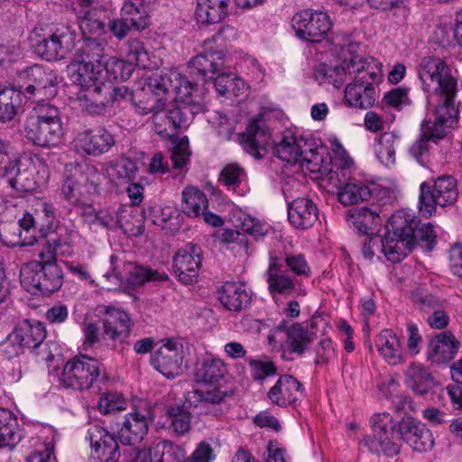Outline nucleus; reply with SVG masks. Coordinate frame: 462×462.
Returning <instances> with one entry per match:
<instances>
[{"mask_svg": "<svg viewBox=\"0 0 462 462\" xmlns=\"http://www.w3.org/2000/svg\"><path fill=\"white\" fill-rule=\"evenodd\" d=\"M145 89L152 95L155 104H163L169 98L186 103L194 86L176 69L152 72L147 79Z\"/></svg>", "mask_w": 462, "mask_h": 462, "instance_id": "obj_7", "label": "nucleus"}, {"mask_svg": "<svg viewBox=\"0 0 462 462\" xmlns=\"http://www.w3.org/2000/svg\"><path fill=\"white\" fill-rule=\"evenodd\" d=\"M318 213L316 205L307 198H298L288 205V219L296 228L312 226L318 219Z\"/></svg>", "mask_w": 462, "mask_h": 462, "instance_id": "obj_32", "label": "nucleus"}, {"mask_svg": "<svg viewBox=\"0 0 462 462\" xmlns=\"http://www.w3.org/2000/svg\"><path fill=\"white\" fill-rule=\"evenodd\" d=\"M271 132L262 120L251 121L245 133L240 135L244 150L256 159L263 158L270 144Z\"/></svg>", "mask_w": 462, "mask_h": 462, "instance_id": "obj_27", "label": "nucleus"}, {"mask_svg": "<svg viewBox=\"0 0 462 462\" xmlns=\"http://www.w3.org/2000/svg\"><path fill=\"white\" fill-rule=\"evenodd\" d=\"M218 300L226 310L241 311L250 304L251 295L245 284L227 282L218 291Z\"/></svg>", "mask_w": 462, "mask_h": 462, "instance_id": "obj_34", "label": "nucleus"}, {"mask_svg": "<svg viewBox=\"0 0 462 462\" xmlns=\"http://www.w3.org/2000/svg\"><path fill=\"white\" fill-rule=\"evenodd\" d=\"M137 170L135 162L128 158H121L117 162L110 163L106 168V172L111 181L119 186L134 181Z\"/></svg>", "mask_w": 462, "mask_h": 462, "instance_id": "obj_45", "label": "nucleus"}, {"mask_svg": "<svg viewBox=\"0 0 462 462\" xmlns=\"http://www.w3.org/2000/svg\"><path fill=\"white\" fill-rule=\"evenodd\" d=\"M303 395L302 384L293 376L283 374L269 390L270 401L281 407L295 404Z\"/></svg>", "mask_w": 462, "mask_h": 462, "instance_id": "obj_29", "label": "nucleus"}, {"mask_svg": "<svg viewBox=\"0 0 462 462\" xmlns=\"http://www.w3.org/2000/svg\"><path fill=\"white\" fill-rule=\"evenodd\" d=\"M291 23L297 36L310 42H320L331 28L327 14L310 10L294 14Z\"/></svg>", "mask_w": 462, "mask_h": 462, "instance_id": "obj_14", "label": "nucleus"}, {"mask_svg": "<svg viewBox=\"0 0 462 462\" xmlns=\"http://www.w3.org/2000/svg\"><path fill=\"white\" fill-rule=\"evenodd\" d=\"M154 462H185L186 451L171 440H162L152 446Z\"/></svg>", "mask_w": 462, "mask_h": 462, "instance_id": "obj_50", "label": "nucleus"}, {"mask_svg": "<svg viewBox=\"0 0 462 462\" xmlns=\"http://www.w3.org/2000/svg\"><path fill=\"white\" fill-rule=\"evenodd\" d=\"M36 241L33 236H23L16 223H0V242L8 247L32 245Z\"/></svg>", "mask_w": 462, "mask_h": 462, "instance_id": "obj_51", "label": "nucleus"}, {"mask_svg": "<svg viewBox=\"0 0 462 462\" xmlns=\"http://www.w3.org/2000/svg\"><path fill=\"white\" fill-rule=\"evenodd\" d=\"M21 439L17 418L12 411L0 408V448L13 450Z\"/></svg>", "mask_w": 462, "mask_h": 462, "instance_id": "obj_38", "label": "nucleus"}, {"mask_svg": "<svg viewBox=\"0 0 462 462\" xmlns=\"http://www.w3.org/2000/svg\"><path fill=\"white\" fill-rule=\"evenodd\" d=\"M183 347L175 340L168 339L152 357V366L167 378H174L182 372Z\"/></svg>", "mask_w": 462, "mask_h": 462, "instance_id": "obj_17", "label": "nucleus"}, {"mask_svg": "<svg viewBox=\"0 0 462 462\" xmlns=\"http://www.w3.org/2000/svg\"><path fill=\"white\" fill-rule=\"evenodd\" d=\"M215 88L223 97H239L245 92V81L234 75L221 73L215 79Z\"/></svg>", "mask_w": 462, "mask_h": 462, "instance_id": "obj_52", "label": "nucleus"}, {"mask_svg": "<svg viewBox=\"0 0 462 462\" xmlns=\"http://www.w3.org/2000/svg\"><path fill=\"white\" fill-rule=\"evenodd\" d=\"M371 197L368 185L356 179H351L337 189L338 201L345 205H354L365 201Z\"/></svg>", "mask_w": 462, "mask_h": 462, "instance_id": "obj_43", "label": "nucleus"}, {"mask_svg": "<svg viewBox=\"0 0 462 462\" xmlns=\"http://www.w3.org/2000/svg\"><path fill=\"white\" fill-rule=\"evenodd\" d=\"M401 437L417 452H427L434 447L432 432L412 418H407L401 422Z\"/></svg>", "mask_w": 462, "mask_h": 462, "instance_id": "obj_28", "label": "nucleus"}, {"mask_svg": "<svg viewBox=\"0 0 462 462\" xmlns=\"http://www.w3.org/2000/svg\"><path fill=\"white\" fill-rule=\"evenodd\" d=\"M201 261L200 247L193 244H188L180 249L173 258V272L179 281L184 284L196 282Z\"/></svg>", "mask_w": 462, "mask_h": 462, "instance_id": "obj_18", "label": "nucleus"}, {"mask_svg": "<svg viewBox=\"0 0 462 462\" xmlns=\"http://www.w3.org/2000/svg\"><path fill=\"white\" fill-rule=\"evenodd\" d=\"M418 76L427 97V116L420 125V138L412 144L411 153L417 160L429 150V142L443 139L457 123L455 105L457 79L440 58L424 57L418 67Z\"/></svg>", "mask_w": 462, "mask_h": 462, "instance_id": "obj_1", "label": "nucleus"}, {"mask_svg": "<svg viewBox=\"0 0 462 462\" xmlns=\"http://www.w3.org/2000/svg\"><path fill=\"white\" fill-rule=\"evenodd\" d=\"M148 0H124L121 7V16L133 22L135 30H143L149 24L146 10Z\"/></svg>", "mask_w": 462, "mask_h": 462, "instance_id": "obj_48", "label": "nucleus"}, {"mask_svg": "<svg viewBox=\"0 0 462 462\" xmlns=\"http://www.w3.org/2000/svg\"><path fill=\"white\" fill-rule=\"evenodd\" d=\"M23 105V93L9 85H0V122L12 121Z\"/></svg>", "mask_w": 462, "mask_h": 462, "instance_id": "obj_40", "label": "nucleus"}, {"mask_svg": "<svg viewBox=\"0 0 462 462\" xmlns=\"http://www.w3.org/2000/svg\"><path fill=\"white\" fill-rule=\"evenodd\" d=\"M102 364L95 358L80 355L63 366L60 383L65 388L89 389L100 375Z\"/></svg>", "mask_w": 462, "mask_h": 462, "instance_id": "obj_11", "label": "nucleus"}, {"mask_svg": "<svg viewBox=\"0 0 462 462\" xmlns=\"http://www.w3.org/2000/svg\"><path fill=\"white\" fill-rule=\"evenodd\" d=\"M111 273L107 279L115 277L119 282H125L132 285H143L149 282H163L168 279L164 272L144 267L132 262H123L117 256L111 255Z\"/></svg>", "mask_w": 462, "mask_h": 462, "instance_id": "obj_13", "label": "nucleus"}, {"mask_svg": "<svg viewBox=\"0 0 462 462\" xmlns=\"http://www.w3.org/2000/svg\"><path fill=\"white\" fill-rule=\"evenodd\" d=\"M26 95L33 96L53 95V88L57 85V76L51 69L35 64L19 74Z\"/></svg>", "mask_w": 462, "mask_h": 462, "instance_id": "obj_16", "label": "nucleus"}, {"mask_svg": "<svg viewBox=\"0 0 462 462\" xmlns=\"http://www.w3.org/2000/svg\"><path fill=\"white\" fill-rule=\"evenodd\" d=\"M226 393L219 389L211 391L194 390L187 393L186 401L190 405L198 406L199 403L217 404L225 400Z\"/></svg>", "mask_w": 462, "mask_h": 462, "instance_id": "obj_56", "label": "nucleus"}, {"mask_svg": "<svg viewBox=\"0 0 462 462\" xmlns=\"http://www.w3.org/2000/svg\"><path fill=\"white\" fill-rule=\"evenodd\" d=\"M166 415L170 421V429L177 437L187 434L191 429V413L182 406L170 405Z\"/></svg>", "mask_w": 462, "mask_h": 462, "instance_id": "obj_49", "label": "nucleus"}, {"mask_svg": "<svg viewBox=\"0 0 462 462\" xmlns=\"http://www.w3.org/2000/svg\"><path fill=\"white\" fill-rule=\"evenodd\" d=\"M149 56L143 42L137 40L129 41L126 51V63L132 68L133 65L147 68Z\"/></svg>", "mask_w": 462, "mask_h": 462, "instance_id": "obj_57", "label": "nucleus"}, {"mask_svg": "<svg viewBox=\"0 0 462 462\" xmlns=\"http://www.w3.org/2000/svg\"><path fill=\"white\" fill-rule=\"evenodd\" d=\"M349 61L346 65L330 67L322 64L319 68V72L322 73L324 78L328 83L332 84L336 88H339L346 80V74L348 73Z\"/></svg>", "mask_w": 462, "mask_h": 462, "instance_id": "obj_61", "label": "nucleus"}, {"mask_svg": "<svg viewBox=\"0 0 462 462\" xmlns=\"http://www.w3.org/2000/svg\"><path fill=\"white\" fill-rule=\"evenodd\" d=\"M72 244L71 232L68 228L60 226L48 235L42 251L51 254L53 256V261H57L58 255L67 256L72 254Z\"/></svg>", "mask_w": 462, "mask_h": 462, "instance_id": "obj_41", "label": "nucleus"}, {"mask_svg": "<svg viewBox=\"0 0 462 462\" xmlns=\"http://www.w3.org/2000/svg\"><path fill=\"white\" fill-rule=\"evenodd\" d=\"M385 233V249L389 261L399 263L419 245L427 252L433 250L437 234L430 223L420 224L413 213L398 210L389 218Z\"/></svg>", "mask_w": 462, "mask_h": 462, "instance_id": "obj_2", "label": "nucleus"}, {"mask_svg": "<svg viewBox=\"0 0 462 462\" xmlns=\"http://www.w3.org/2000/svg\"><path fill=\"white\" fill-rule=\"evenodd\" d=\"M182 210L190 217H197L208 208L206 195L198 188L193 186L186 187L182 193Z\"/></svg>", "mask_w": 462, "mask_h": 462, "instance_id": "obj_46", "label": "nucleus"}, {"mask_svg": "<svg viewBox=\"0 0 462 462\" xmlns=\"http://www.w3.org/2000/svg\"><path fill=\"white\" fill-rule=\"evenodd\" d=\"M102 46L95 42H87L75 54L67 67V72L73 84L80 88L106 83L101 69Z\"/></svg>", "mask_w": 462, "mask_h": 462, "instance_id": "obj_6", "label": "nucleus"}, {"mask_svg": "<svg viewBox=\"0 0 462 462\" xmlns=\"http://www.w3.org/2000/svg\"><path fill=\"white\" fill-rule=\"evenodd\" d=\"M346 219L351 227L361 235H372L381 225L379 214L368 208H354L347 211Z\"/></svg>", "mask_w": 462, "mask_h": 462, "instance_id": "obj_36", "label": "nucleus"}, {"mask_svg": "<svg viewBox=\"0 0 462 462\" xmlns=\"http://www.w3.org/2000/svg\"><path fill=\"white\" fill-rule=\"evenodd\" d=\"M75 34L69 27L60 26L43 37L36 36L35 52L46 60H59L73 49Z\"/></svg>", "mask_w": 462, "mask_h": 462, "instance_id": "obj_12", "label": "nucleus"}, {"mask_svg": "<svg viewBox=\"0 0 462 462\" xmlns=\"http://www.w3.org/2000/svg\"><path fill=\"white\" fill-rule=\"evenodd\" d=\"M37 169L29 157H23L9 166L5 178L12 189L18 192H29L36 189Z\"/></svg>", "mask_w": 462, "mask_h": 462, "instance_id": "obj_20", "label": "nucleus"}, {"mask_svg": "<svg viewBox=\"0 0 462 462\" xmlns=\"http://www.w3.org/2000/svg\"><path fill=\"white\" fill-rule=\"evenodd\" d=\"M75 103L83 111L91 115L101 114L113 103L111 83H103L91 88H80Z\"/></svg>", "mask_w": 462, "mask_h": 462, "instance_id": "obj_23", "label": "nucleus"}, {"mask_svg": "<svg viewBox=\"0 0 462 462\" xmlns=\"http://www.w3.org/2000/svg\"><path fill=\"white\" fill-rule=\"evenodd\" d=\"M105 69L110 80H126L132 74V68L126 61L110 59L106 62Z\"/></svg>", "mask_w": 462, "mask_h": 462, "instance_id": "obj_62", "label": "nucleus"}, {"mask_svg": "<svg viewBox=\"0 0 462 462\" xmlns=\"http://www.w3.org/2000/svg\"><path fill=\"white\" fill-rule=\"evenodd\" d=\"M14 330L23 347L28 348L38 347L46 337L44 325L37 320H23Z\"/></svg>", "mask_w": 462, "mask_h": 462, "instance_id": "obj_42", "label": "nucleus"}, {"mask_svg": "<svg viewBox=\"0 0 462 462\" xmlns=\"http://www.w3.org/2000/svg\"><path fill=\"white\" fill-rule=\"evenodd\" d=\"M335 159L332 168L318 165L310 167V171L319 172L331 185L337 189L352 178L350 177V167L353 165V160L346 154L340 144L334 148Z\"/></svg>", "mask_w": 462, "mask_h": 462, "instance_id": "obj_25", "label": "nucleus"}, {"mask_svg": "<svg viewBox=\"0 0 462 462\" xmlns=\"http://www.w3.org/2000/svg\"><path fill=\"white\" fill-rule=\"evenodd\" d=\"M115 144L113 134L103 127L80 132L75 139L76 147L92 156L107 152Z\"/></svg>", "mask_w": 462, "mask_h": 462, "instance_id": "obj_24", "label": "nucleus"}, {"mask_svg": "<svg viewBox=\"0 0 462 462\" xmlns=\"http://www.w3.org/2000/svg\"><path fill=\"white\" fill-rule=\"evenodd\" d=\"M406 383L417 394L427 393L434 385L430 373L423 365L411 364L406 373Z\"/></svg>", "mask_w": 462, "mask_h": 462, "instance_id": "obj_44", "label": "nucleus"}, {"mask_svg": "<svg viewBox=\"0 0 462 462\" xmlns=\"http://www.w3.org/2000/svg\"><path fill=\"white\" fill-rule=\"evenodd\" d=\"M103 333L113 341L123 342L132 330L130 315L122 309L113 306H101Z\"/></svg>", "mask_w": 462, "mask_h": 462, "instance_id": "obj_21", "label": "nucleus"}, {"mask_svg": "<svg viewBox=\"0 0 462 462\" xmlns=\"http://www.w3.org/2000/svg\"><path fill=\"white\" fill-rule=\"evenodd\" d=\"M229 0H197L195 17L199 23L221 22L227 14Z\"/></svg>", "mask_w": 462, "mask_h": 462, "instance_id": "obj_39", "label": "nucleus"}, {"mask_svg": "<svg viewBox=\"0 0 462 462\" xmlns=\"http://www.w3.org/2000/svg\"><path fill=\"white\" fill-rule=\"evenodd\" d=\"M225 374L224 364L219 359H208L203 361L197 369L195 377L199 383H215Z\"/></svg>", "mask_w": 462, "mask_h": 462, "instance_id": "obj_54", "label": "nucleus"}, {"mask_svg": "<svg viewBox=\"0 0 462 462\" xmlns=\"http://www.w3.org/2000/svg\"><path fill=\"white\" fill-rule=\"evenodd\" d=\"M39 261L24 263L20 271L22 286L30 293L50 294L58 291L63 283L61 268L53 261V256L41 251Z\"/></svg>", "mask_w": 462, "mask_h": 462, "instance_id": "obj_3", "label": "nucleus"}, {"mask_svg": "<svg viewBox=\"0 0 462 462\" xmlns=\"http://www.w3.org/2000/svg\"><path fill=\"white\" fill-rule=\"evenodd\" d=\"M347 69L348 74L354 75V79L345 89L346 104L359 109L372 107L378 97L374 85L377 73L372 70L373 68L366 59L357 55L350 59Z\"/></svg>", "mask_w": 462, "mask_h": 462, "instance_id": "obj_4", "label": "nucleus"}, {"mask_svg": "<svg viewBox=\"0 0 462 462\" xmlns=\"http://www.w3.org/2000/svg\"><path fill=\"white\" fill-rule=\"evenodd\" d=\"M458 196L456 180L450 175L438 177L432 186L422 182L420 186L419 210L422 217H430L436 207L453 205Z\"/></svg>", "mask_w": 462, "mask_h": 462, "instance_id": "obj_9", "label": "nucleus"}, {"mask_svg": "<svg viewBox=\"0 0 462 462\" xmlns=\"http://www.w3.org/2000/svg\"><path fill=\"white\" fill-rule=\"evenodd\" d=\"M276 155L284 162L296 163L305 162L308 169L318 166L324 160L309 145L302 137L293 134L284 135L282 141L275 146Z\"/></svg>", "mask_w": 462, "mask_h": 462, "instance_id": "obj_15", "label": "nucleus"}, {"mask_svg": "<svg viewBox=\"0 0 462 462\" xmlns=\"http://www.w3.org/2000/svg\"><path fill=\"white\" fill-rule=\"evenodd\" d=\"M148 410H134L125 416L117 438L124 445H135L143 440L149 429Z\"/></svg>", "mask_w": 462, "mask_h": 462, "instance_id": "obj_26", "label": "nucleus"}, {"mask_svg": "<svg viewBox=\"0 0 462 462\" xmlns=\"http://www.w3.org/2000/svg\"><path fill=\"white\" fill-rule=\"evenodd\" d=\"M152 113L154 132L162 138H172L179 130L189 125L190 115L202 110V106L193 101H187L183 106L155 104L148 108Z\"/></svg>", "mask_w": 462, "mask_h": 462, "instance_id": "obj_8", "label": "nucleus"}, {"mask_svg": "<svg viewBox=\"0 0 462 462\" xmlns=\"http://www.w3.org/2000/svg\"><path fill=\"white\" fill-rule=\"evenodd\" d=\"M87 438L91 445L92 462H116L120 456L118 444L107 430L98 425H91Z\"/></svg>", "mask_w": 462, "mask_h": 462, "instance_id": "obj_19", "label": "nucleus"}, {"mask_svg": "<svg viewBox=\"0 0 462 462\" xmlns=\"http://www.w3.org/2000/svg\"><path fill=\"white\" fill-rule=\"evenodd\" d=\"M245 179V170L236 163L227 164L220 173V180L232 190H236Z\"/></svg>", "mask_w": 462, "mask_h": 462, "instance_id": "obj_58", "label": "nucleus"}, {"mask_svg": "<svg viewBox=\"0 0 462 462\" xmlns=\"http://www.w3.org/2000/svg\"><path fill=\"white\" fill-rule=\"evenodd\" d=\"M266 277L269 291L273 298L276 295L290 294L295 289L294 282L282 272V264L276 257H271Z\"/></svg>", "mask_w": 462, "mask_h": 462, "instance_id": "obj_37", "label": "nucleus"}, {"mask_svg": "<svg viewBox=\"0 0 462 462\" xmlns=\"http://www.w3.org/2000/svg\"><path fill=\"white\" fill-rule=\"evenodd\" d=\"M385 105L401 110L403 106L411 104L409 90L404 88H396L386 92L383 98Z\"/></svg>", "mask_w": 462, "mask_h": 462, "instance_id": "obj_63", "label": "nucleus"}, {"mask_svg": "<svg viewBox=\"0 0 462 462\" xmlns=\"http://www.w3.org/2000/svg\"><path fill=\"white\" fill-rule=\"evenodd\" d=\"M380 356L391 365L404 362V351L400 338L392 329L382 330L375 338Z\"/></svg>", "mask_w": 462, "mask_h": 462, "instance_id": "obj_33", "label": "nucleus"}, {"mask_svg": "<svg viewBox=\"0 0 462 462\" xmlns=\"http://www.w3.org/2000/svg\"><path fill=\"white\" fill-rule=\"evenodd\" d=\"M459 341L450 331H443L430 338L428 346V360L443 364L454 358L459 348Z\"/></svg>", "mask_w": 462, "mask_h": 462, "instance_id": "obj_31", "label": "nucleus"}, {"mask_svg": "<svg viewBox=\"0 0 462 462\" xmlns=\"http://www.w3.org/2000/svg\"><path fill=\"white\" fill-rule=\"evenodd\" d=\"M24 131L26 138L40 146L54 145L62 136L60 121L25 122Z\"/></svg>", "mask_w": 462, "mask_h": 462, "instance_id": "obj_30", "label": "nucleus"}, {"mask_svg": "<svg viewBox=\"0 0 462 462\" xmlns=\"http://www.w3.org/2000/svg\"><path fill=\"white\" fill-rule=\"evenodd\" d=\"M101 177V173L92 165H66V177L61 188L63 198L71 205L82 208L88 204V197L98 192Z\"/></svg>", "mask_w": 462, "mask_h": 462, "instance_id": "obj_5", "label": "nucleus"}, {"mask_svg": "<svg viewBox=\"0 0 462 462\" xmlns=\"http://www.w3.org/2000/svg\"><path fill=\"white\" fill-rule=\"evenodd\" d=\"M127 217L126 207H119L117 209L103 208V228L111 230L119 228L124 233H134L133 229L123 221Z\"/></svg>", "mask_w": 462, "mask_h": 462, "instance_id": "obj_55", "label": "nucleus"}, {"mask_svg": "<svg viewBox=\"0 0 462 462\" xmlns=\"http://www.w3.org/2000/svg\"><path fill=\"white\" fill-rule=\"evenodd\" d=\"M126 400L117 393H105L98 401V410L104 414L115 413L125 410Z\"/></svg>", "mask_w": 462, "mask_h": 462, "instance_id": "obj_59", "label": "nucleus"}, {"mask_svg": "<svg viewBox=\"0 0 462 462\" xmlns=\"http://www.w3.org/2000/svg\"><path fill=\"white\" fill-rule=\"evenodd\" d=\"M152 222L171 233L176 232L180 227V214L171 206H165L153 210Z\"/></svg>", "mask_w": 462, "mask_h": 462, "instance_id": "obj_53", "label": "nucleus"}, {"mask_svg": "<svg viewBox=\"0 0 462 462\" xmlns=\"http://www.w3.org/2000/svg\"><path fill=\"white\" fill-rule=\"evenodd\" d=\"M23 350V346L14 330L0 342V354L8 359L19 356Z\"/></svg>", "mask_w": 462, "mask_h": 462, "instance_id": "obj_64", "label": "nucleus"}, {"mask_svg": "<svg viewBox=\"0 0 462 462\" xmlns=\"http://www.w3.org/2000/svg\"><path fill=\"white\" fill-rule=\"evenodd\" d=\"M374 439H364L365 445L372 452L382 451L388 457H393L400 452L402 438L401 437V423H397L387 413H377L371 420Z\"/></svg>", "mask_w": 462, "mask_h": 462, "instance_id": "obj_10", "label": "nucleus"}, {"mask_svg": "<svg viewBox=\"0 0 462 462\" xmlns=\"http://www.w3.org/2000/svg\"><path fill=\"white\" fill-rule=\"evenodd\" d=\"M215 40V36L206 40L204 42V51L189 62V67L194 75L199 76L202 79H212L213 75L221 71L224 68V52L213 50L210 46L211 42Z\"/></svg>", "mask_w": 462, "mask_h": 462, "instance_id": "obj_22", "label": "nucleus"}, {"mask_svg": "<svg viewBox=\"0 0 462 462\" xmlns=\"http://www.w3.org/2000/svg\"><path fill=\"white\" fill-rule=\"evenodd\" d=\"M53 122L60 121L59 109L49 104L42 103L33 107L25 122Z\"/></svg>", "mask_w": 462, "mask_h": 462, "instance_id": "obj_60", "label": "nucleus"}, {"mask_svg": "<svg viewBox=\"0 0 462 462\" xmlns=\"http://www.w3.org/2000/svg\"><path fill=\"white\" fill-rule=\"evenodd\" d=\"M277 330L286 332L285 344L291 353L302 355L313 341V333L300 323H293L287 327L282 322L277 326Z\"/></svg>", "mask_w": 462, "mask_h": 462, "instance_id": "obj_35", "label": "nucleus"}, {"mask_svg": "<svg viewBox=\"0 0 462 462\" xmlns=\"http://www.w3.org/2000/svg\"><path fill=\"white\" fill-rule=\"evenodd\" d=\"M398 144L399 135L394 132H385L376 139V156L383 165L394 164Z\"/></svg>", "mask_w": 462, "mask_h": 462, "instance_id": "obj_47", "label": "nucleus"}]
</instances>
